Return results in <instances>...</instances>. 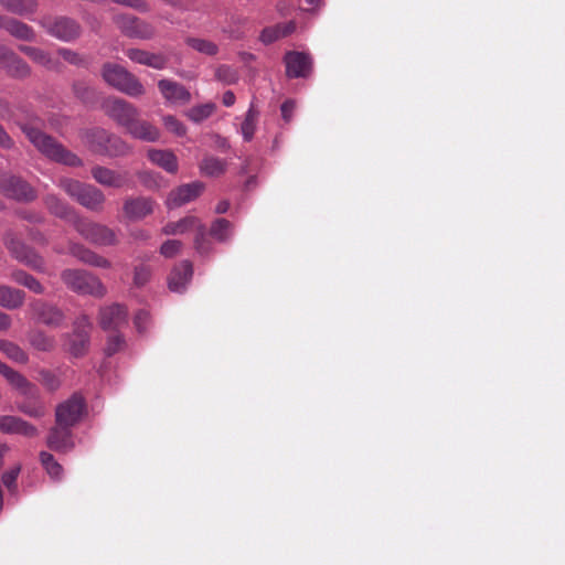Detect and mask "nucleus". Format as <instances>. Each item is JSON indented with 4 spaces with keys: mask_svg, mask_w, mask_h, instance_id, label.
<instances>
[{
    "mask_svg": "<svg viewBox=\"0 0 565 565\" xmlns=\"http://www.w3.org/2000/svg\"><path fill=\"white\" fill-rule=\"evenodd\" d=\"M20 127L30 142L49 159L72 167L82 164L81 159L76 154L67 151L61 143L44 134L40 128L32 124H21Z\"/></svg>",
    "mask_w": 565,
    "mask_h": 565,
    "instance_id": "nucleus-1",
    "label": "nucleus"
},
{
    "mask_svg": "<svg viewBox=\"0 0 565 565\" xmlns=\"http://www.w3.org/2000/svg\"><path fill=\"white\" fill-rule=\"evenodd\" d=\"M58 186L82 206L94 212L103 210L106 199L104 193L96 186L68 178L60 179Z\"/></svg>",
    "mask_w": 565,
    "mask_h": 565,
    "instance_id": "nucleus-2",
    "label": "nucleus"
},
{
    "mask_svg": "<svg viewBox=\"0 0 565 565\" xmlns=\"http://www.w3.org/2000/svg\"><path fill=\"white\" fill-rule=\"evenodd\" d=\"M102 77L109 86L129 96L138 97L145 93L140 81L121 65L115 63L104 64Z\"/></svg>",
    "mask_w": 565,
    "mask_h": 565,
    "instance_id": "nucleus-3",
    "label": "nucleus"
},
{
    "mask_svg": "<svg viewBox=\"0 0 565 565\" xmlns=\"http://www.w3.org/2000/svg\"><path fill=\"white\" fill-rule=\"evenodd\" d=\"M194 231V248L201 255L209 254L212 250V243L206 236L205 225L195 216L189 215L177 222H170L162 228L166 235H180Z\"/></svg>",
    "mask_w": 565,
    "mask_h": 565,
    "instance_id": "nucleus-4",
    "label": "nucleus"
},
{
    "mask_svg": "<svg viewBox=\"0 0 565 565\" xmlns=\"http://www.w3.org/2000/svg\"><path fill=\"white\" fill-rule=\"evenodd\" d=\"M61 279L68 289L81 295L102 298L106 294L103 282L93 274L82 269H65L61 273Z\"/></svg>",
    "mask_w": 565,
    "mask_h": 565,
    "instance_id": "nucleus-5",
    "label": "nucleus"
},
{
    "mask_svg": "<svg viewBox=\"0 0 565 565\" xmlns=\"http://www.w3.org/2000/svg\"><path fill=\"white\" fill-rule=\"evenodd\" d=\"M92 322L86 315H81L73 323V332L63 335L64 350L74 358L85 355L89 348Z\"/></svg>",
    "mask_w": 565,
    "mask_h": 565,
    "instance_id": "nucleus-6",
    "label": "nucleus"
},
{
    "mask_svg": "<svg viewBox=\"0 0 565 565\" xmlns=\"http://www.w3.org/2000/svg\"><path fill=\"white\" fill-rule=\"evenodd\" d=\"M73 226L88 242L99 246L115 245L116 234L106 225L90 222L84 217H75Z\"/></svg>",
    "mask_w": 565,
    "mask_h": 565,
    "instance_id": "nucleus-7",
    "label": "nucleus"
},
{
    "mask_svg": "<svg viewBox=\"0 0 565 565\" xmlns=\"http://www.w3.org/2000/svg\"><path fill=\"white\" fill-rule=\"evenodd\" d=\"M86 412L84 397L74 393L70 398L60 403L55 408V423L74 427L83 418Z\"/></svg>",
    "mask_w": 565,
    "mask_h": 565,
    "instance_id": "nucleus-8",
    "label": "nucleus"
},
{
    "mask_svg": "<svg viewBox=\"0 0 565 565\" xmlns=\"http://www.w3.org/2000/svg\"><path fill=\"white\" fill-rule=\"evenodd\" d=\"M102 107L109 118L125 129L139 116V110L132 104L120 98H107Z\"/></svg>",
    "mask_w": 565,
    "mask_h": 565,
    "instance_id": "nucleus-9",
    "label": "nucleus"
},
{
    "mask_svg": "<svg viewBox=\"0 0 565 565\" xmlns=\"http://www.w3.org/2000/svg\"><path fill=\"white\" fill-rule=\"evenodd\" d=\"M41 23L49 34L64 42L73 41L81 34L79 25L68 18H44Z\"/></svg>",
    "mask_w": 565,
    "mask_h": 565,
    "instance_id": "nucleus-10",
    "label": "nucleus"
},
{
    "mask_svg": "<svg viewBox=\"0 0 565 565\" xmlns=\"http://www.w3.org/2000/svg\"><path fill=\"white\" fill-rule=\"evenodd\" d=\"M116 23L120 31L129 38L149 40L154 35V28L136 17L119 15L116 18Z\"/></svg>",
    "mask_w": 565,
    "mask_h": 565,
    "instance_id": "nucleus-11",
    "label": "nucleus"
},
{
    "mask_svg": "<svg viewBox=\"0 0 565 565\" xmlns=\"http://www.w3.org/2000/svg\"><path fill=\"white\" fill-rule=\"evenodd\" d=\"M6 244L12 256L19 262L25 264L34 270L44 271V259L33 249L29 248L22 242L15 238L7 239Z\"/></svg>",
    "mask_w": 565,
    "mask_h": 565,
    "instance_id": "nucleus-12",
    "label": "nucleus"
},
{
    "mask_svg": "<svg viewBox=\"0 0 565 565\" xmlns=\"http://www.w3.org/2000/svg\"><path fill=\"white\" fill-rule=\"evenodd\" d=\"M92 175L97 183L108 188L120 189L131 183L128 171H116L100 166L92 169Z\"/></svg>",
    "mask_w": 565,
    "mask_h": 565,
    "instance_id": "nucleus-13",
    "label": "nucleus"
},
{
    "mask_svg": "<svg viewBox=\"0 0 565 565\" xmlns=\"http://www.w3.org/2000/svg\"><path fill=\"white\" fill-rule=\"evenodd\" d=\"M98 320L105 331L118 330L127 324L128 311L119 303L106 306L100 309Z\"/></svg>",
    "mask_w": 565,
    "mask_h": 565,
    "instance_id": "nucleus-14",
    "label": "nucleus"
},
{
    "mask_svg": "<svg viewBox=\"0 0 565 565\" xmlns=\"http://www.w3.org/2000/svg\"><path fill=\"white\" fill-rule=\"evenodd\" d=\"M72 428L73 427L55 423V426L50 429L46 438L47 447L63 454L71 451L75 446Z\"/></svg>",
    "mask_w": 565,
    "mask_h": 565,
    "instance_id": "nucleus-15",
    "label": "nucleus"
},
{
    "mask_svg": "<svg viewBox=\"0 0 565 565\" xmlns=\"http://www.w3.org/2000/svg\"><path fill=\"white\" fill-rule=\"evenodd\" d=\"M286 74L290 78L307 77L311 72V57L302 52H288L284 57Z\"/></svg>",
    "mask_w": 565,
    "mask_h": 565,
    "instance_id": "nucleus-16",
    "label": "nucleus"
},
{
    "mask_svg": "<svg viewBox=\"0 0 565 565\" xmlns=\"http://www.w3.org/2000/svg\"><path fill=\"white\" fill-rule=\"evenodd\" d=\"M203 190L204 184L199 181L183 184L169 193L167 198V205L169 209L182 206L195 200Z\"/></svg>",
    "mask_w": 565,
    "mask_h": 565,
    "instance_id": "nucleus-17",
    "label": "nucleus"
},
{
    "mask_svg": "<svg viewBox=\"0 0 565 565\" xmlns=\"http://www.w3.org/2000/svg\"><path fill=\"white\" fill-rule=\"evenodd\" d=\"M0 431L10 435H20L26 438H33L39 435L38 428L29 422L18 416H0Z\"/></svg>",
    "mask_w": 565,
    "mask_h": 565,
    "instance_id": "nucleus-18",
    "label": "nucleus"
},
{
    "mask_svg": "<svg viewBox=\"0 0 565 565\" xmlns=\"http://www.w3.org/2000/svg\"><path fill=\"white\" fill-rule=\"evenodd\" d=\"M31 309L39 322L52 328L60 327L65 320V315L60 308L40 300L33 302Z\"/></svg>",
    "mask_w": 565,
    "mask_h": 565,
    "instance_id": "nucleus-19",
    "label": "nucleus"
},
{
    "mask_svg": "<svg viewBox=\"0 0 565 565\" xmlns=\"http://www.w3.org/2000/svg\"><path fill=\"white\" fill-rule=\"evenodd\" d=\"M154 202L150 198L139 196L125 200L122 211L129 221H140L153 212Z\"/></svg>",
    "mask_w": 565,
    "mask_h": 565,
    "instance_id": "nucleus-20",
    "label": "nucleus"
},
{
    "mask_svg": "<svg viewBox=\"0 0 565 565\" xmlns=\"http://www.w3.org/2000/svg\"><path fill=\"white\" fill-rule=\"evenodd\" d=\"M0 66L14 77H26L30 74L29 65L10 49L0 44Z\"/></svg>",
    "mask_w": 565,
    "mask_h": 565,
    "instance_id": "nucleus-21",
    "label": "nucleus"
},
{
    "mask_svg": "<svg viewBox=\"0 0 565 565\" xmlns=\"http://www.w3.org/2000/svg\"><path fill=\"white\" fill-rule=\"evenodd\" d=\"M193 275V267L189 260H183L174 266L168 277L169 289L173 292H182Z\"/></svg>",
    "mask_w": 565,
    "mask_h": 565,
    "instance_id": "nucleus-22",
    "label": "nucleus"
},
{
    "mask_svg": "<svg viewBox=\"0 0 565 565\" xmlns=\"http://www.w3.org/2000/svg\"><path fill=\"white\" fill-rule=\"evenodd\" d=\"M134 138L146 141L154 142L160 138L159 129L149 121L136 117L129 127L126 129Z\"/></svg>",
    "mask_w": 565,
    "mask_h": 565,
    "instance_id": "nucleus-23",
    "label": "nucleus"
},
{
    "mask_svg": "<svg viewBox=\"0 0 565 565\" xmlns=\"http://www.w3.org/2000/svg\"><path fill=\"white\" fill-rule=\"evenodd\" d=\"M159 90L162 96L171 103H188L191 99L190 92L181 84L161 79L158 82Z\"/></svg>",
    "mask_w": 565,
    "mask_h": 565,
    "instance_id": "nucleus-24",
    "label": "nucleus"
},
{
    "mask_svg": "<svg viewBox=\"0 0 565 565\" xmlns=\"http://www.w3.org/2000/svg\"><path fill=\"white\" fill-rule=\"evenodd\" d=\"M125 53L132 62L154 70H162L167 65V58L161 54L151 53L140 49H127Z\"/></svg>",
    "mask_w": 565,
    "mask_h": 565,
    "instance_id": "nucleus-25",
    "label": "nucleus"
},
{
    "mask_svg": "<svg viewBox=\"0 0 565 565\" xmlns=\"http://www.w3.org/2000/svg\"><path fill=\"white\" fill-rule=\"evenodd\" d=\"M3 190L7 195L20 201H31L35 198V192L30 184L15 177L6 181Z\"/></svg>",
    "mask_w": 565,
    "mask_h": 565,
    "instance_id": "nucleus-26",
    "label": "nucleus"
},
{
    "mask_svg": "<svg viewBox=\"0 0 565 565\" xmlns=\"http://www.w3.org/2000/svg\"><path fill=\"white\" fill-rule=\"evenodd\" d=\"M70 254L76 257L78 260L83 262L84 264L94 267H110V262L108 259L79 244H72L70 246Z\"/></svg>",
    "mask_w": 565,
    "mask_h": 565,
    "instance_id": "nucleus-27",
    "label": "nucleus"
},
{
    "mask_svg": "<svg viewBox=\"0 0 565 565\" xmlns=\"http://www.w3.org/2000/svg\"><path fill=\"white\" fill-rule=\"evenodd\" d=\"M147 156L153 164L162 168L167 172L175 173L178 171V159L172 151L149 149Z\"/></svg>",
    "mask_w": 565,
    "mask_h": 565,
    "instance_id": "nucleus-28",
    "label": "nucleus"
},
{
    "mask_svg": "<svg viewBox=\"0 0 565 565\" xmlns=\"http://www.w3.org/2000/svg\"><path fill=\"white\" fill-rule=\"evenodd\" d=\"M45 205L53 215L67 221L72 225L73 220L75 217H79V215L76 214L70 205H67L65 202H63L55 195H47L45 198Z\"/></svg>",
    "mask_w": 565,
    "mask_h": 565,
    "instance_id": "nucleus-29",
    "label": "nucleus"
},
{
    "mask_svg": "<svg viewBox=\"0 0 565 565\" xmlns=\"http://www.w3.org/2000/svg\"><path fill=\"white\" fill-rule=\"evenodd\" d=\"M19 50L29 56L34 63L47 68V70H58L60 63L54 60L47 52L29 46V45H20Z\"/></svg>",
    "mask_w": 565,
    "mask_h": 565,
    "instance_id": "nucleus-30",
    "label": "nucleus"
},
{
    "mask_svg": "<svg viewBox=\"0 0 565 565\" xmlns=\"http://www.w3.org/2000/svg\"><path fill=\"white\" fill-rule=\"evenodd\" d=\"M25 294L9 286H0V306L7 309H17L24 302Z\"/></svg>",
    "mask_w": 565,
    "mask_h": 565,
    "instance_id": "nucleus-31",
    "label": "nucleus"
},
{
    "mask_svg": "<svg viewBox=\"0 0 565 565\" xmlns=\"http://www.w3.org/2000/svg\"><path fill=\"white\" fill-rule=\"evenodd\" d=\"M295 23L287 22L282 24H277L275 26H269L263 30L260 34V41L264 44H270L284 36L291 34L295 31Z\"/></svg>",
    "mask_w": 565,
    "mask_h": 565,
    "instance_id": "nucleus-32",
    "label": "nucleus"
},
{
    "mask_svg": "<svg viewBox=\"0 0 565 565\" xmlns=\"http://www.w3.org/2000/svg\"><path fill=\"white\" fill-rule=\"evenodd\" d=\"M2 29L9 32L12 36L23 40V41H32L34 40L33 30L25 23L18 21L12 18H7Z\"/></svg>",
    "mask_w": 565,
    "mask_h": 565,
    "instance_id": "nucleus-33",
    "label": "nucleus"
},
{
    "mask_svg": "<svg viewBox=\"0 0 565 565\" xmlns=\"http://www.w3.org/2000/svg\"><path fill=\"white\" fill-rule=\"evenodd\" d=\"M29 342L32 348L42 352H51L55 349L56 345V341L53 335H49L40 330L30 332Z\"/></svg>",
    "mask_w": 565,
    "mask_h": 565,
    "instance_id": "nucleus-34",
    "label": "nucleus"
},
{
    "mask_svg": "<svg viewBox=\"0 0 565 565\" xmlns=\"http://www.w3.org/2000/svg\"><path fill=\"white\" fill-rule=\"evenodd\" d=\"M0 6L14 14L24 15L36 9V0H0Z\"/></svg>",
    "mask_w": 565,
    "mask_h": 565,
    "instance_id": "nucleus-35",
    "label": "nucleus"
},
{
    "mask_svg": "<svg viewBox=\"0 0 565 565\" xmlns=\"http://www.w3.org/2000/svg\"><path fill=\"white\" fill-rule=\"evenodd\" d=\"M110 134L106 130L96 128L86 134V143L89 148L97 153L103 154L104 148L109 140Z\"/></svg>",
    "mask_w": 565,
    "mask_h": 565,
    "instance_id": "nucleus-36",
    "label": "nucleus"
},
{
    "mask_svg": "<svg viewBox=\"0 0 565 565\" xmlns=\"http://www.w3.org/2000/svg\"><path fill=\"white\" fill-rule=\"evenodd\" d=\"M234 232L233 224L225 218H216L210 228V234L217 242H227Z\"/></svg>",
    "mask_w": 565,
    "mask_h": 565,
    "instance_id": "nucleus-37",
    "label": "nucleus"
},
{
    "mask_svg": "<svg viewBox=\"0 0 565 565\" xmlns=\"http://www.w3.org/2000/svg\"><path fill=\"white\" fill-rule=\"evenodd\" d=\"M10 384H12L14 387L21 390L24 394L31 393L33 390V385L19 372L14 371L7 364L0 372Z\"/></svg>",
    "mask_w": 565,
    "mask_h": 565,
    "instance_id": "nucleus-38",
    "label": "nucleus"
},
{
    "mask_svg": "<svg viewBox=\"0 0 565 565\" xmlns=\"http://www.w3.org/2000/svg\"><path fill=\"white\" fill-rule=\"evenodd\" d=\"M40 461L51 479L54 481L62 480L64 472L63 467L55 460L52 454L47 451H41Z\"/></svg>",
    "mask_w": 565,
    "mask_h": 565,
    "instance_id": "nucleus-39",
    "label": "nucleus"
},
{
    "mask_svg": "<svg viewBox=\"0 0 565 565\" xmlns=\"http://www.w3.org/2000/svg\"><path fill=\"white\" fill-rule=\"evenodd\" d=\"M200 170L209 177H220L226 170V162L216 157H205L200 163Z\"/></svg>",
    "mask_w": 565,
    "mask_h": 565,
    "instance_id": "nucleus-40",
    "label": "nucleus"
},
{
    "mask_svg": "<svg viewBox=\"0 0 565 565\" xmlns=\"http://www.w3.org/2000/svg\"><path fill=\"white\" fill-rule=\"evenodd\" d=\"M11 278L13 281L26 287L34 294L40 295V294L44 292V287L41 285V282L36 278H34L33 276L29 275L28 273H25L23 270L12 271Z\"/></svg>",
    "mask_w": 565,
    "mask_h": 565,
    "instance_id": "nucleus-41",
    "label": "nucleus"
},
{
    "mask_svg": "<svg viewBox=\"0 0 565 565\" xmlns=\"http://www.w3.org/2000/svg\"><path fill=\"white\" fill-rule=\"evenodd\" d=\"M130 151L131 148L121 138L115 135H110L109 140L104 148L103 154L109 157H121L128 154Z\"/></svg>",
    "mask_w": 565,
    "mask_h": 565,
    "instance_id": "nucleus-42",
    "label": "nucleus"
},
{
    "mask_svg": "<svg viewBox=\"0 0 565 565\" xmlns=\"http://www.w3.org/2000/svg\"><path fill=\"white\" fill-rule=\"evenodd\" d=\"M257 118L258 111L255 109L254 104L252 103L241 126V132L245 141H250L253 139Z\"/></svg>",
    "mask_w": 565,
    "mask_h": 565,
    "instance_id": "nucleus-43",
    "label": "nucleus"
},
{
    "mask_svg": "<svg viewBox=\"0 0 565 565\" xmlns=\"http://www.w3.org/2000/svg\"><path fill=\"white\" fill-rule=\"evenodd\" d=\"M215 109H216V106L214 103H205L202 105H196V106L191 107L186 111V116L191 121H193L195 124H200L203 120L211 117L213 115V113L215 111Z\"/></svg>",
    "mask_w": 565,
    "mask_h": 565,
    "instance_id": "nucleus-44",
    "label": "nucleus"
},
{
    "mask_svg": "<svg viewBox=\"0 0 565 565\" xmlns=\"http://www.w3.org/2000/svg\"><path fill=\"white\" fill-rule=\"evenodd\" d=\"M0 351L17 363L24 364L29 361L28 354L13 342L0 340Z\"/></svg>",
    "mask_w": 565,
    "mask_h": 565,
    "instance_id": "nucleus-45",
    "label": "nucleus"
},
{
    "mask_svg": "<svg viewBox=\"0 0 565 565\" xmlns=\"http://www.w3.org/2000/svg\"><path fill=\"white\" fill-rule=\"evenodd\" d=\"M186 44L193 50L210 56L215 55L218 51L215 43L204 39L189 38L186 39Z\"/></svg>",
    "mask_w": 565,
    "mask_h": 565,
    "instance_id": "nucleus-46",
    "label": "nucleus"
},
{
    "mask_svg": "<svg viewBox=\"0 0 565 565\" xmlns=\"http://www.w3.org/2000/svg\"><path fill=\"white\" fill-rule=\"evenodd\" d=\"M39 376L40 382L46 390L54 392L60 388L61 380L55 373L49 370H42L39 372Z\"/></svg>",
    "mask_w": 565,
    "mask_h": 565,
    "instance_id": "nucleus-47",
    "label": "nucleus"
},
{
    "mask_svg": "<svg viewBox=\"0 0 565 565\" xmlns=\"http://www.w3.org/2000/svg\"><path fill=\"white\" fill-rule=\"evenodd\" d=\"M162 122L166 129L175 136L182 137L186 134L185 126L174 116L166 115L162 117Z\"/></svg>",
    "mask_w": 565,
    "mask_h": 565,
    "instance_id": "nucleus-48",
    "label": "nucleus"
},
{
    "mask_svg": "<svg viewBox=\"0 0 565 565\" xmlns=\"http://www.w3.org/2000/svg\"><path fill=\"white\" fill-rule=\"evenodd\" d=\"M18 409L32 418H41L45 415L46 409L42 403H22Z\"/></svg>",
    "mask_w": 565,
    "mask_h": 565,
    "instance_id": "nucleus-49",
    "label": "nucleus"
},
{
    "mask_svg": "<svg viewBox=\"0 0 565 565\" xmlns=\"http://www.w3.org/2000/svg\"><path fill=\"white\" fill-rule=\"evenodd\" d=\"M182 243L178 239H169L161 245L160 253L167 258H172L180 253Z\"/></svg>",
    "mask_w": 565,
    "mask_h": 565,
    "instance_id": "nucleus-50",
    "label": "nucleus"
},
{
    "mask_svg": "<svg viewBox=\"0 0 565 565\" xmlns=\"http://www.w3.org/2000/svg\"><path fill=\"white\" fill-rule=\"evenodd\" d=\"M57 54L67 63L76 66H81L85 64V60L77 52L72 51L70 49H58Z\"/></svg>",
    "mask_w": 565,
    "mask_h": 565,
    "instance_id": "nucleus-51",
    "label": "nucleus"
},
{
    "mask_svg": "<svg viewBox=\"0 0 565 565\" xmlns=\"http://www.w3.org/2000/svg\"><path fill=\"white\" fill-rule=\"evenodd\" d=\"M125 340L120 334H111L107 339L105 353L108 356L116 354L124 345Z\"/></svg>",
    "mask_w": 565,
    "mask_h": 565,
    "instance_id": "nucleus-52",
    "label": "nucleus"
},
{
    "mask_svg": "<svg viewBox=\"0 0 565 565\" xmlns=\"http://www.w3.org/2000/svg\"><path fill=\"white\" fill-rule=\"evenodd\" d=\"M19 473H20V466H15L14 468L4 472L1 478L3 486H6L9 490L14 491L17 488L15 483H17Z\"/></svg>",
    "mask_w": 565,
    "mask_h": 565,
    "instance_id": "nucleus-53",
    "label": "nucleus"
},
{
    "mask_svg": "<svg viewBox=\"0 0 565 565\" xmlns=\"http://www.w3.org/2000/svg\"><path fill=\"white\" fill-rule=\"evenodd\" d=\"M216 78L226 83L233 84L237 81V74L228 66H221L216 70Z\"/></svg>",
    "mask_w": 565,
    "mask_h": 565,
    "instance_id": "nucleus-54",
    "label": "nucleus"
},
{
    "mask_svg": "<svg viewBox=\"0 0 565 565\" xmlns=\"http://www.w3.org/2000/svg\"><path fill=\"white\" fill-rule=\"evenodd\" d=\"M73 90L76 97H78L83 102H89L93 97V90L85 83H75L73 85Z\"/></svg>",
    "mask_w": 565,
    "mask_h": 565,
    "instance_id": "nucleus-55",
    "label": "nucleus"
},
{
    "mask_svg": "<svg viewBox=\"0 0 565 565\" xmlns=\"http://www.w3.org/2000/svg\"><path fill=\"white\" fill-rule=\"evenodd\" d=\"M150 268L146 265L137 266L135 269L134 280L137 286H143L150 278Z\"/></svg>",
    "mask_w": 565,
    "mask_h": 565,
    "instance_id": "nucleus-56",
    "label": "nucleus"
},
{
    "mask_svg": "<svg viewBox=\"0 0 565 565\" xmlns=\"http://www.w3.org/2000/svg\"><path fill=\"white\" fill-rule=\"evenodd\" d=\"M149 321V315L145 310H140L135 315L134 323L138 332H143Z\"/></svg>",
    "mask_w": 565,
    "mask_h": 565,
    "instance_id": "nucleus-57",
    "label": "nucleus"
},
{
    "mask_svg": "<svg viewBox=\"0 0 565 565\" xmlns=\"http://www.w3.org/2000/svg\"><path fill=\"white\" fill-rule=\"evenodd\" d=\"M113 1L118 4L134 8L140 12H147L149 10L148 4L143 0H113Z\"/></svg>",
    "mask_w": 565,
    "mask_h": 565,
    "instance_id": "nucleus-58",
    "label": "nucleus"
},
{
    "mask_svg": "<svg viewBox=\"0 0 565 565\" xmlns=\"http://www.w3.org/2000/svg\"><path fill=\"white\" fill-rule=\"evenodd\" d=\"M296 108V104L294 100H286L280 109H281V115H282V118L286 120V121H289L291 119V116H292V113Z\"/></svg>",
    "mask_w": 565,
    "mask_h": 565,
    "instance_id": "nucleus-59",
    "label": "nucleus"
},
{
    "mask_svg": "<svg viewBox=\"0 0 565 565\" xmlns=\"http://www.w3.org/2000/svg\"><path fill=\"white\" fill-rule=\"evenodd\" d=\"M14 146L13 140L0 125V147L3 149H11Z\"/></svg>",
    "mask_w": 565,
    "mask_h": 565,
    "instance_id": "nucleus-60",
    "label": "nucleus"
},
{
    "mask_svg": "<svg viewBox=\"0 0 565 565\" xmlns=\"http://www.w3.org/2000/svg\"><path fill=\"white\" fill-rule=\"evenodd\" d=\"M235 95L232 90H226L224 94H223V104L226 106V107H231L234 105L235 103Z\"/></svg>",
    "mask_w": 565,
    "mask_h": 565,
    "instance_id": "nucleus-61",
    "label": "nucleus"
},
{
    "mask_svg": "<svg viewBox=\"0 0 565 565\" xmlns=\"http://www.w3.org/2000/svg\"><path fill=\"white\" fill-rule=\"evenodd\" d=\"M11 326L10 317L0 311V330H7Z\"/></svg>",
    "mask_w": 565,
    "mask_h": 565,
    "instance_id": "nucleus-62",
    "label": "nucleus"
},
{
    "mask_svg": "<svg viewBox=\"0 0 565 565\" xmlns=\"http://www.w3.org/2000/svg\"><path fill=\"white\" fill-rule=\"evenodd\" d=\"M166 2L174 6V7H182L188 8L191 6L195 0H164Z\"/></svg>",
    "mask_w": 565,
    "mask_h": 565,
    "instance_id": "nucleus-63",
    "label": "nucleus"
},
{
    "mask_svg": "<svg viewBox=\"0 0 565 565\" xmlns=\"http://www.w3.org/2000/svg\"><path fill=\"white\" fill-rule=\"evenodd\" d=\"M228 209H230V202L226 200H223V201L218 202L217 205L215 206V213L224 214L228 211Z\"/></svg>",
    "mask_w": 565,
    "mask_h": 565,
    "instance_id": "nucleus-64",
    "label": "nucleus"
}]
</instances>
